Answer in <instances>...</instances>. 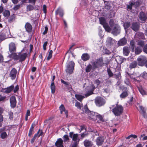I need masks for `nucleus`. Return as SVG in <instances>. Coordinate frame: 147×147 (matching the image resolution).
<instances>
[{"instance_id":"35","label":"nucleus","mask_w":147,"mask_h":147,"mask_svg":"<svg viewBox=\"0 0 147 147\" xmlns=\"http://www.w3.org/2000/svg\"><path fill=\"white\" fill-rule=\"evenodd\" d=\"M14 88V86L12 85L10 86L7 87L5 89V92L6 93L10 92Z\"/></svg>"},{"instance_id":"20","label":"nucleus","mask_w":147,"mask_h":147,"mask_svg":"<svg viewBox=\"0 0 147 147\" xmlns=\"http://www.w3.org/2000/svg\"><path fill=\"white\" fill-rule=\"evenodd\" d=\"M104 141V138L103 137H98L96 140V144L98 146H100L103 144Z\"/></svg>"},{"instance_id":"22","label":"nucleus","mask_w":147,"mask_h":147,"mask_svg":"<svg viewBox=\"0 0 147 147\" xmlns=\"http://www.w3.org/2000/svg\"><path fill=\"white\" fill-rule=\"evenodd\" d=\"M63 141L61 138L58 139L55 143V145L57 147H63Z\"/></svg>"},{"instance_id":"24","label":"nucleus","mask_w":147,"mask_h":147,"mask_svg":"<svg viewBox=\"0 0 147 147\" xmlns=\"http://www.w3.org/2000/svg\"><path fill=\"white\" fill-rule=\"evenodd\" d=\"M16 46L14 43H11L9 46V50L11 53V54L13 53L16 51Z\"/></svg>"},{"instance_id":"7","label":"nucleus","mask_w":147,"mask_h":147,"mask_svg":"<svg viewBox=\"0 0 147 147\" xmlns=\"http://www.w3.org/2000/svg\"><path fill=\"white\" fill-rule=\"evenodd\" d=\"M100 23L102 25L106 31H109L110 30V27L108 23L106 22V19L103 17H101L99 18Z\"/></svg>"},{"instance_id":"57","label":"nucleus","mask_w":147,"mask_h":147,"mask_svg":"<svg viewBox=\"0 0 147 147\" xmlns=\"http://www.w3.org/2000/svg\"><path fill=\"white\" fill-rule=\"evenodd\" d=\"M96 114L97 115H96V117H97L100 120L102 121L103 120L102 116L101 115L97 113H96Z\"/></svg>"},{"instance_id":"12","label":"nucleus","mask_w":147,"mask_h":147,"mask_svg":"<svg viewBox=\"0 0 147 147\" xmlns=\"http://www.w3.org/2000/svg\"><path fill=\"white\" fill-rule=\"evenodd\" d=\"M138 64L139 65L143 66L144 65L146 61V58L144 56H140L137 59Z\"/></svg>"},{"instance_id":"14","label":"nucleus","mask_w":147,"mask_h":147,"mask_svg":"<svg viewBox=\"0 0 147 147\" xmlns=\"http://www.w3.org/2000/svg\"><path fill=\"white\" fill-rule=\"evenodd\" d=\"M136 107L140 112L142 114L144 117H145V113L146 110L145 108L143 107L142 106L138 104L136 106Z\"/></svg>"},{"instance_id":"47","label":"nucleus","mask_w":147,"mask_h":147,"mask_svg":"<svg viewBox=\"0 0 147 147\" xmlns=\"http://www.w3.org/2000/svg\"><path fill=\"white\" fill-rule=\"evenodd\" d=\"M82 111L83 112H84L88 114L90 111L88 110L87 105H85L84 106V108H82Z\"/></svg>"},{"instance_id":"8","label":"nucleus","mask_w":147,"mask_h":147,"mask_svg":"<svg viewBox=\"0 0 147 147\" xmlns=\"http://www.w3.org/2000/svg\"><path fill=\"white\" fill-rule=\"evenodd\" d=\"M95 89V87L94 85L91 84L88 86L86 87V91L87 93L85 94L86 97H87L93 93V92Z\"/></svg>"},{"instance_id":"33","label":"nucleus","mask_w":147,"mask_h":147,"mask_svg":"<svg viewBox=\"0 0 147 147\" xmlns=\"http://www.w3.org/2000/svg\"><path fill=\"white\" fill-rule=\"evenodd\" d=\"M59 14L60 16L62 17L63 15V9L61 8H59L55 11V14L57 15Z\"/></svg>"},{"instance_id":"44","label":"nucleus","mask_w":147,"mask_h":147,"mask_svg":"<svg viewBox=\"0 0 147 147\" xmlns=\"http://www.w3.org/2000/svg\"><path fill=\"white\" fill-rule=\"evenodd\" d=\"M88 0H82L81 4V5L86 7L88 5Z\"/></svg>"},{"instance_id":"5","label":"nucleus","mask_w":147,"mask_h":147,"mask_svg":"<svg viewBox=\"0 0 147 147\" xmlns=\"http://www.w3.org/2000/svg\"><path fill=\"white\" fill-rule=\"evenodd\" d=\"M92 67L94 69L101 67L103 65L102 59L99 58L91 62Z\"/></svg>"},{"instance_id":"25","label":"nucleus","mask_w":147,"mask_h":147,"mask_svg":"<svg viewBox=\"0 0 147 147\" xmlns=\"http://www.w3.org/2000/svg\"><path fill=\"white\" fill-rule=\"evenodd\" d=\"M96 113L94 112L90 111L88 115L89 119H95L96 118Z\"/></svg>"},{"instance_id":"39","label":"nucleus","mask_w":147,"mask_h":147,"mask_svg":"<svg viewBox=\"0 0 147 147\" xmlns=\"http://www.w3.org/2000/svg\"><path fill=\"white\" fill-rule=\"evenodd\" d=\"M135 74H131V75H130V77L134 81L137 82H138L140 81H141V80H137V79L138 78V77H134V76L135 75Z\"/></svg>"},{"instance_id":"30","label":"nucleus","mask_w":147,"mask_h":147,"mask_svg":"<svg viewBox=\"0 0 147 147\" xmlns=\"http://www.w3.org/2000/svg\"><path fill=\"white\" fill-rule=\"evenodd\" d=\"M84 144L86 147H90L92 145V141L88 140H86L84 141Z\"/></svg>"},{"instance_id":"6","label":"nucleus","mask_w":147,"mask_h":147,"mask_svg":"<svg viewBox=\"0 0 147 147\" xmlns=\"http://www.w3.org/2000/svg\"><path fill=\"white\" fill-rule=\"evenodd\" d=\"M110 29L109 31H107L108 32H111V33L115 36L118 35L120 32L121 28L118 24L115 25V26L112 28L110 27Z\"/></svg>"},{"instance_id":"54","label":"nucleus","mask_w":147,"mask_h":147,"mask_svg":"<svg viewBox=\"0 0 147 147\" xmlns=\"http://www.w3.org/2000/svg\"><path fill=\"white\" fill-rule=\"evenodd\" d=\"M114 77L117 79H119L121 78V74L120 73H118L114 75Z\"/></svg>"},{"instance_id":"40","label":"nucleus","mask_w":147,"mask_h":147,"mask_svg":"<svg viewBox=\"0 0 147 147\" xmlns=\"http://www.w3.org/2000/svg\"><path fill=\"white\" fill-rule=\"evenodd\" d=\"M51 93L54 94L55 92V88L54 83H51Z\"/></svg>"},{"instance_id":"4","label":"nucleus","mask_w":147,"mask_h":147,"mask_svg":"<svg viewBox=\"0 0 147 147\" xmlns=\"http://www.w3.org/2000/svg\"><path fill=\"white\" fill-rule=\"evenodd\" d=\"M123 107L121 105H117L112 110V112L116 116H119L123 112Z\"/></svg>"},{"instance_id":"29","label":"nucleus","mask_w":147,"mask_h":147,"mask_svg":"<svg viewBox=\"0 0 147 147\" xmlns=\"http://www.w3.org/2000/svg\"><path fill=\"white\" fill-rule=\"evenodd\" d=\"M26 30L28 32H30L32 30V26L30 24L26 23L25 26Z\"/></svg>"},{"instance_id":"17","label":"nucleus","mask_w":147,"mask_h":147,"mask_svg":"<svg viewBox=\"0 0 147 147\" xmlns=\"http://www.w3.org/2000/svg\"><path fill=\"white\" fill-rule=\"evenodd\" d=\"M139 18L141 22L144 23L146 21L147 17L144 13L141 12L140 13Z\"/></svg>"},{"instance_id":"37","label":"nucleus","mask_w":147,"mask_h":147,"mask_svg":"<svg viewBox=\"0 0 147 147\" xmlns=\"http://www.w3.org/2000/svg\"><path fill=\"white\" fill-rule=\"evenodd\" d=\"M145 44V42L144 41L141 40L139 41L138 42L137 45L142 48H143Z\"/></svg>"},{"instance_id":"36","label":"nucleus","mask_w":147,"mask_h":147,"mask_svg":"<svg viewBox=\"0 0 147 147\" xmlns=\"http://www.w3.org/2000/svg\"><path fill=\"white\" fill-rule=\"evenodd\" d=\"M137 65V62L136 61H133L130 64L129 66V68L130 69L135 68L136 67Z\"/></svg>"},{"instance_id":"53","label":"nucleus","mask_w":147,"mask_h":147,"mask_svg":"<svg viewBox=\"0 0 147 147\" xmlns=\"http://www.w3.org/2000/svg\"><path fill=\"white\" fill-rule=\"evenodd\" d=\"M22 5L20 4H18L15 6L13 8V10L16 11L19 9L22 6Z\"/></svg>"},{"instance_id":"62","label":"nucleus","mask_w":147,"mask_h":147,"mask_svg":"<svg viewBox=\"0 0 147 147\" xmlns=\"http://www.w3.org/2000/svg\"><path fill=\"white\" fill-rule=\"evenodd\" d=\"M143 51L147 54V44L145 45L143 48Z\"/></svg>"},{"instance_id":"43","label":"nucleus","mask_w":147,"mask_h":147,"mask_svg":"<svg viewBox=\"0 0 147 147\" xmlns=\"http://www.w3.org/2000/svg\"><path fill=\"white\" fill-rule=\"evenodd\" d=\"M138 36L139 38L140 39H144V36L143 33L142 32L138 33L136 34Z\"/></svg>"},{"instance_id":"3","label":"nucleus","mask_w":147,"mask_h":147,"mask_svg":"<svg viewBox=\"0 0 147 147\" xmlns=\"http://www.w3.org/2000/svg\"><path fill=\"white\" fill-rule=\"evenodd\" d=\"M75 65L73 61L67 63L65 70L67 74L70 75L73 73Z\"/></svg>"},{"instance_id":"50","label":"nucleus","mask_w":147,"mask_h":147,"mask_svg":"<svg viewBox=\"0 0 147 147\" xmlns=\"http://www.w3.org/2000/svg\"><path fill=\"white\" fill-rule=\"evenodd\" d=\"M34 9L33 6L29 5L27 6V10L28 11H29L32 10Z\"/></svg>"},{"instance_id":"32","label":"nucleus","mask_w":147,"mask_h":147,"mask_svg":"<svg viewBox=\"0 0 147 147\" xmlns=\"http://www.w3.org/2000/svg\"><path fill=\"white\" fill-rule=\"evenodd\" d=\"M82 59L84 61H86L90 58V56L87 53L83 54L81 56Z\"/></svg>"},{"instance_id":"48","label":"nucleus","mask_w":147,"mask_h":147,"mask_svg":"<svg viewBox=\"0 0 147 147\" xmlns=\"http://www.w3.org/2000/svg\"><path fill=\"white\" fill-rule=\"evenodd\" d=\"M92 66L90 64H89L87 65L86 68V72H89L90 71Z\"/></svg>"},{"instance_id":"9","label":"nucleus","mask_w":147,"mask_h":147,"mask_svg":"<svg viewBox=\"0 0 147 147\" xmlns=\"http://www.w3.org/2000/svg\"><path fill=\"white\" fill-rule=\"evenodd\" d=\"M78 135L77 134H74L73 132H70L69 133V137L72 139L73 143L78 144L80 140L78 137Z\"/></svg>"},{"instance_id":"49","label":"nucleus","mask_w":147,"mask_h":147,"mask_svg":"<svg viewBox=\"0 0 147 147\" xmlns=\"http://www.w3.org/2000/svg\"><path fill=\"white\" fill-rule=\"evenodd\" d=\"M7 136V134L5 132H2L0 135L1 138L3 139L6 138Z\"/></svg>"},{"instance_id":"41","label":"nucleus","mask_w":147,"mask_h":147,"mask_svg":"<svg viewBox=\"0 0 147 147\" xmlns=\"http://www.w3.org/2000/svg\"><path fill=\"white\" fill-rule=\"evenodd\" d=\"M75 97L78 100L80 101H81L84 98V96L79 94H76Z\"/></svg>"},{"instance_id":"13","label":"nucleus","mask_w":147,"mask_h":147,"mask_svg":"<svg viewBox=\"0 0 147 147\" xmlns=\"http://www.w3.org/2000/svg\"><path fill=\"white\" fill-rule=\"evenodd\" d=\"M116 41L110 37H108L106 42V45L108 47L113 45Z\"/></svg>"},{"instance_id":"55","label":"nucleus","mask_w":147,"mask_h":147,"mask_svg":"<svg viewBox=\"0 0 147 147\" xmlns=\"http://www.w3.org/2000/svg\"><path fill=\"white\" fill-rule=\"evenodd\" d=\"M140 76L144 78L147 79V73L144 72L140 74Z\"/></svg>"},{"instance_id":"38","label":"nucleus","mask_w":147,"mask_h":147,"mask_svg":"<svg viewBox=\"0 0 147 147\" xmlns=\"http://www.w3.org/2000/svg\"><path fill=\"white\" fill-rule=\"evenodd\" d=\"M130 22H125L123 24V27L125 30V32H126L127 29L130 26Z\"/></svg>"},{"instance_id":"16","label":"nucleus","mask_w":147,"mask_h":147,"mask_svg":"<svg viewBox=\"0 0 147 147\" xmlns=\"http://www.w3.org/2000/svg\"><path fill=\"white\" fill-rule=\"evenodd\" d=\"M17 73V71L15 68H13L11 70L9 75L12 80H14L15 78Z\"/></svg>"},{"instance_id":"42","label":"nucleus","mask_w":147,"mask_h":147,"mask_svg":"<svg viewBox=\"0 0 147 147\" xmlns=\"http://www.w3.org/2000/svg\"><path fill=\"white\" fill-rule=\"evenodd\" d=\"M3 15L6 17H8L10 15V12L8 10L4 11L3 13Z\"/></svg>"},{"instance_id":"34","label":"nucleus","mask_w":147,"mask_h":147,"mask_svg":"<svg viewBox=\"0 0 147 147\" xmlns=\"http://www.w3.org/2000/svg\"><path fill=\"white\" fill-rule=\"evenodd\" d=\"M105 3V6L104 7V9H105V11L108 10L110 9V6L109 2L104 0H103Z\"/></svg>"},{"instance_id":"52","label":"nucleus","mask_w":147,"mask_h":147,"mask_svg":"<svg viewBox=\"0 0 147 147\" xmlns=\"http://www.w3.org/2000/svg\"><path fill=\"white\" fill-rule=\"evenodd\" d=\"M53 51L52 50H51L49 53L48 56L47 57V60H49V59H51L52 57V54L53 53Z\"/></svg>"},{"instance_id":"64","label":"nucleus","mask_w":147,"mask_h":147,"mask_svg":"<svg viewBox=\"0 0 147 147\" xmlns=\"http://www.w3.org/2000/svg\"><path fill=\"white\" fill-rule=\"evenodd\" d=\"M101 82L98 79H97L95 80L94 82V83L97 85V87L100 83Z\"/></svg>"},{"instance_id":"63","label":"nucleus","mask_w":147,"mask_h":147,"mask_svg":"<svg viewBox=\"0 0 147 147\" xmlns=\"http://www.w3.org/2000/svg\"><path fill=\"white\" fill-rule=\"evenodd\" d=\"M61 82L62 83L64 84L65 86L69 85V83L65 82L62 79L61 80Z\"/></svg>"},{"instance_id":"23","label":"nucleus","mask_w":147,"mask_h":147,"mask_svg":"<svg viewBox=\"0 0 147 147\" xmlns=\"http://www.w3.org/2000/svg\"><path fill=\"white\" fill-rule=\"evenodd\" d=\"M127 42V39L125 37H123L118 42V45L119 46L124 45L126 44Z\"/></svg>"},{"instance_id":"15","label":"nucleus","mask_w":147,"mask_h":147,"mask_svg":"<svg viewBox=\"0 0 147 147\" xmlns=\"http://www.w3.org/2000/svg\"><path fill=\"white\" fill-rule=\"evenodd\" d=\"M115 60L117 64H121L126 60V59L122 57L117 56L115 57Z\"/></svg>"},{"instance_id":"58","label":"nucleus","mask_w":147,"mask_h":147,"mask_svg":"<svg viewBox=\"0 0 147 147\" xmlns=\"http://www.w3.org/2000/svg\"><path fill=\"white\" fill-rule=\"evenodd\" d=\"M140 139L142 140H147V136H144V135H141L140 137Z\"/></svg>"},{"instance_id":"61","label":"nucleus","mask_w":147,"mask_h":147,"mask_svg":"<svg viewBox=\"0 0 147 147\" xmlns=\"http://www.w3.org/2000/svg\"><path fill=\"white\" fill-rule=\"evenodd\" d=\"M19 89V86L18 85H17L14 88L13 90V92L14 93H16L17 92L18 90Z\"/></svg>"},{"instance_id":"45","label":"nucleus","mask_w":147,"mask_h":147,"mask_svg":"<svg viewBox=\"0 0 147 147\" xmlns=\"http://www.w3.org/2000/svg\"><path fill=\"white\" fill-rule=\"evenodd\" d=\"M128 94L126 92H123L120 95V97L121 98H124L127 97Z\"/></svg>"},{"instance_id":"10","label":"nucleus","mask_w":147,"mask_h":147,"mask_svg":"<svg viewBox=\"0 0 147 147\" xmlns=\"http://www.w3.org/2000/svg\"><path fill=\"white\" fill-rule=\"evenodd\" d=\"M10 32L9 31L6 30H3L0 34V41H1L9 37L8 35Z\"/></svg>"},{"instance_id":"56","label":"nucleus","mask_w":147,"mask_h":147,"mask_svg":"<svg viewBox=\"0 0 147 147\" xmlns=\"http://www.w3.org/2000/svg\"><path fill=\"white\" fill-rule=\"evenodd\" d=\"M63 139L64 142L68 141L69 140L68 136L67 135H64L63 137Z\"/></svg>"},{"instance_id":"26","label":"nucleus","mask_w":147,"mask_h":147,"mask_svg":"<svg viewBox=\"0 0 147 147\" xmlns=\"http://www.w3.org/2000/svg\"><path fill=\"white\" fill-rule=\"evenodd\" d=\"M59 109L60 111L61 114H62L63 112H64L65 113L66 115V117H67L68 116V112L67 111L65 110L64 106L62 104L59 107Z\"/></svg>"},{"instance_id":"21","label":"nucleus","mask_w":147,"mask_h":147,"mask_svg":"<svg viewBox=\"0 0 147 147\" xmlns=\"http://www.w3.org/2000/svg\"><path fill=\"white\" fill-rule=\"evenodd\" d=\"M109 24L110 28H112L113 27L115 26L116 25H118L117 22L115 20L113 19H111L109 22Z\"/></svg>"},{"instance_id":"31","label":"nucleus","mask_w":147,"mask_h":147,"mask_svg":"<svg viewBox=\"0 0 147 147\" xmlns=\"http://www.w3.org/2000/svg\"><path fill=\"white\" fill-rule=\"evenodd\" d=\"M129 49L127 47H124L123 48V53L124 55L127 56L129 53Z\"/></svg>"},{"instance_id":"59","label":"nucleus","mask_w":147,"mask_h":147,"mask_svg":"<svg viewBox=\"0 0 147 147\" xmlns=\"http://www.w3.org/2000/svg\"><path fill=\"white\" fill-rule=\"evenodd\" d=\"M9 119H12L13 118V114L12 112L10 111L9 112Z\"/></svg>"},{"instance_id":"28","label":"nucleus","mask_w":147,"mask_h":147,"mask_svg":"<svg viewBox=\"0 0 147 147\" xmlns=\"http://www.w3.org/2000/svg\"><path fill=\"white\" fill-rule=\"evenodd\" d=\"M138 24L137 22L133 23L131 26V28L135 31H137L139 29Z\"/></svg>"},{"instance_id":"60","label":"nucleus","mask_w":147,"mask_h":147,"mask_svg":"<svg viewBox=\"0 0 147 147\" xmlns=\"http://www.w3.org/2000/svg\"><path fill=\"white\" fill-rule=\"evenodd\" d=\"M130 138H137V136L135 135L131 134L126 138L127 139H129Z\"/></svg>"},{"instance_id":"19","label":"nucleus","mask_w":147,"mask_h":147,"mask_svg":"<svg viewBox=\"0 0 147 147\" xmlns=\"http://www.w3.org/2000/svg\"><path fill=\"white\" fill-rule=\"evenodd\" d=\"M133 5H135L136 6H138L140 5V3L138 1L135 2L130 1L129 3V4L127 5V8L128 9L131 10L132 9V6Z\"/></svg>"},{"instance_id":"46","label":"nucleus","mask_w":147,"mask_h":147,"mask_svg":"<svg viewBox=\"0 0 147 147\" xmlns=\"http://www.w3.org/2000/svg\"><path fill=\"white\" fill-rule=\"evenodd\" d=\"M75 106L78 108L81 109V108L82 107V104L78 102H77L76 103Z\"/></svg>"},{"instance_id":"1","label":"nucleus","mask_w":147,"mask_h":147,"mask_svg":"<svg viewBox=\"0 0 147 147\" xmlns=\"http://www.w3.org/2000/svg\"><path fill=\"white\" fill-rule=\"evenodd\" d=\"M27 56L26 53H19L17 55L16 53H12L10 55V57H12L15 60H18L20 62H22L25 60Z\"/></svg>"},{"instance_id":"2","label":"nucleus","mask_w":147,"mask_h":147,"mask_svg":"<svg viewBox=\"0 0 147 147\" xmlns=\"http://www.w3.org/2000/svg\"><path fill=\"white\" fill-rule=\"evenodd\" d=\"M135 42L133 40H131L130 42L129 47L132 52H135L136 55L139 54L142 51V48L139 46L135 47Z\"/></svg>"},{"instance_id":"18","label":"nucleus","mask_w":147,"mask_h":147,"mask_svg":"<svg viewBox=\"0 0 147 147\" xmlns=\"http://www.w3.org/2000/svg\"><path fill=\"white\" fill-rule=\"evenodd\" d=\"M11 107L12 108L15 107L16 105V101L15 97L14 96H11L10 99Z\"/></svg>"},{"instance_id":"11","label":"nucleus","mask_w":147,"mask_h":147,"mask_svg":"<svg viewBox=\"0 0 147 147\" xmlns=\"http://www.w3.org/2000/svg\"><path fill=\"white\" fill-rule=\"evenodd\" d=\"M95 102L97 106L100 107L103 105L105 103V101L102 98L98 97L96 98Z\"/></svg>"},{"instance_id":"27","label":"nucleus","mask_w":147,"mask_h":147,"mask_svg":"<svg viewBox=\"0 0 147 147\" xmlns=\"http://www.w3.org/2000/svg\"><path fill=\"white\" fill-rule=\"evenodd\" d=\"M138 89L142 96H144L147 95V91L146 90L144 89L142 87L140 86L138 87Z\"/></svg>"},{"instance_id":"51","label":"nucleus","mask_w":147,"mask_h":147,"mask_svg":"<svg viewBox=\"0 0 147 147\" xmlns=\"http://www.w3.org/2000/svg\"><path fill=\"white\" fill-rule=\"evenodd\" d=\"M107 72L109 76L110 77H112L113 76V74L111 72V69L109 68H108L107 69Z\"/></svg>"}]
</instances>
